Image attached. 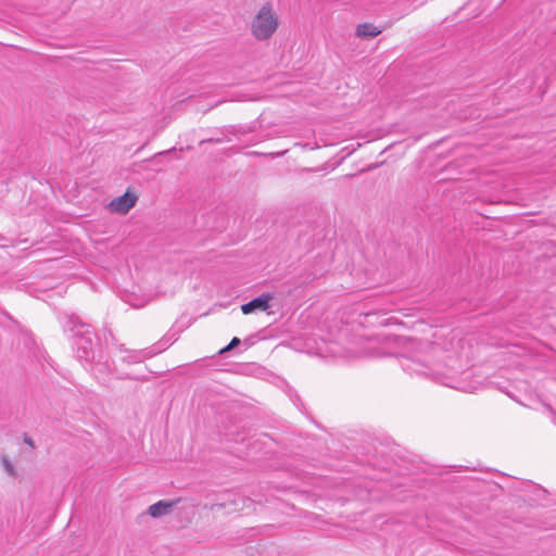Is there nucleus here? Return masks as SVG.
I'll return each mask as SVG.
<instances>
[{
  "label": "nucleus",
  "mask_w": 556,
  "mask_h": 556,
  "mask_svg": "<svg viewBox=\"0 0 556 556\" xmlns=\"http://www.w3.org/2000/svg\"><path fill=\"white\" fill-rule=\"evenodd\" d=\"M273 299V295L269 293H264L258 298L251 300L250 302L243 304L241 306V311L243 314H251L255 311H266L269 307V301Z\"/></svg>",
  "instance_id": "nucleus-4"
},
{
  "label": "nucleus",
  "mask_w": 556,
  "mask_h": 556,
  "mask_svg": "<svg viewBox=\"0 0 556 556\" xmlns=\"http://www.w3.org/2000/svg\"><path fill=\"white\" fill-rule=\"evenodd\" d=\"M225 505L224 504H214L211 506V509H215V508H224Z\"/></svg>",
  "instance_id": "nucleus-11"
},
{
  "label": "nucleus",
  "mask_w": 556,
  "mask_h": 556,
  "mask_svg": "<svg viewBox=\"0 0 556 556\" xmlns=\"http://www.w3.org/2000/svg\"><path fill=\"white\" fill-rule=\"evenodd\" d=\"M175 504L174 501H159L148 508V514L153 518L163 517L173 510Z\"/></svg>",
  "instance_id": "nucleus-5"
},
{
  "label": "nucleus",
  "mask_w": 556,
  "mask_h": 556,
  "mask_svg": "<svg viewBox=\"0 0 556 556\" xmlns=\"http://www.w3.org/2000/svg\"><path fill=\"white\" fill-rule=\"evenodd\" d=\"M137 197L132 193L126 192L123 195L113 199L110 207L113 212L126 214L131 207L135 206Z\"/></svg>",
  "instance_id": "nucleus-3"
},
{
  "label": "nucleus",
  "mask_w": 556,
  "mask_h": 556,
  "mask_svg": "<svg viewBox=\"0 0 556 556\" xmlns=\"http://www.w3.org/2000/svg\"><path fill=\"white\" fill-rule=\"evenodd\" d=\"M377 166H378L377 164L370 165V166L368 167V169L376 168Z\"/></svg>",
  "instance_id": "nucleus-13"
},
{
  "label": "nucleus",
  "mask_w": 556,
  "mask_h": 556,
  "mask_svg": "<svg viewBox=\"0 0 556 556\" xmlns=\"http://www.w3.org/2000/svg\"><path fill=\"white\" fill-rule=\"evenodd\" d=\"M240 339L235 337L231 339V341L229 342L228 345H226L225 348H223L220 351H219V354H224L226 352H229L231 351L232 349H235L236 346H238L240 344Z\"/></svg>",
  "instance_id": "nucleus-9"
},
{
  "label": "nucleus",
  "mask_w": 556,
  "mask_h": 556,
  "mask_svg": "<svg viewBox=\"0 0 556 556\" xmlns=\"http://www.w3.org/2000/svg\"><path fill=\"white\" fill-rule=\"evenodd\" d=\"M381 33V29L370 23H362L356 27V36L362 39L374 38Z\"/></svg>",
  "instance_id": "nucleus-6"
},
{
  "label": "nucleus",
  "mask_w": 556,
  "mask_h": 556,
  "mask_svg": "<svg viewBox=\"0 0 556 556\" xmlns=\"http://www.w3.org/2000/svg\"><path fill=\"white\" fill-rule=\"evenodd\" d=\"M1 462H2L4 470L8 472V475L11 476V477H15L16 476V471H15L14 466L12 465V463L7 457H2Z\"/></svg>",
  "instance_id": "nucleus-8"
},
{
  "label": "nucleus",
  "mask_w": 556,
  "mask_h": 556,
  "mask_svg": "<svg viewBox=\"0 0 556 556\" xmlns=\"http://www.w3.org/2000/svg\"><path fill=\"white\" fill-rule=\"evenodd\" d=\"M23 441L25 444H27L29 447L31 448H35V443H34V440L28 435V434H24L23 437Z\"/></svg>",
  "instance_id": "nucleus-10"
},
{
  "label": "nucleus",
  "mask_w": 556,
  "mask_h": 556,
  "mask_svg": "<svg viewBox=\"0 0 556 556\" xmlns=\"http://www.w3.org/2000/svg\"><path fill=\"white\" fill-rule=\"evenodd\" d=\"M66 328L75 338L76 354L80 361L93 363L96 359L93 332L91 326L83 323L77 316L71 315L66 321Z\"/></svg>",
  "instance_id": "nucleus-1"
},
{
  "label": "nucleus",
  "mask_w": 556,
  "mask_h": 556,
  "mask_svg": "<svg viewBox=\"0 0 556 556\" xmlns=\"http://www.w3.org/2000/svg\"><path fill=\"white\" fill-rule=\"evenodd\" d=\"M278 27V18L271 7L264 4L251 23V33L260 41L269 39Z\"/></svg>",
  "instance_id": "nucleus-2"
},
{
  "label": "nucleus",
  "mask_w": 556,
  "mask_h": 556,
  "mask_svg": "<svg viewBox=\"0 0 556 556\" xmlns=\"http://www.w3.org/2000/svg\"><path fill=\"white\" fill-rule=\"evenodd\" d=\"M168 151H165V153H167ZM164 154V152H159L156 155H162Z\"/></svg>",
  "instance_id": "nucleus-14"
},
{
  "label": "nucleus",
  "mask_w": 556,
  "mask_h": 556,
  "mask_svg": "<svg viewBox=\"0 0 556 556\" xmlns=\"http://www.w3.org/2000/svg\"><path fill=\"white\" fill-rule=\"evenodd\" d=\"M94 363V366H93V372L96 375H99V374H102L104 371H109V364L108 362H93Z\"/></svg>",
  "instance_id": "nucleus-7"
},
{
  "label": "nucleus",
  "mask_w": 556,
  "mask_h": 556,
  "mask_svg": "<svg viewBox=\"0 0 556 556\" xmlns=\"http://www.w3.org/2000/svg\"><path fill=\"white\" fill-rule=\"evenodd\" d=\"M210 142H222V139H208Z\"/></svg>",
  "instance_id": "nucleus-12"
}]
</instances>
